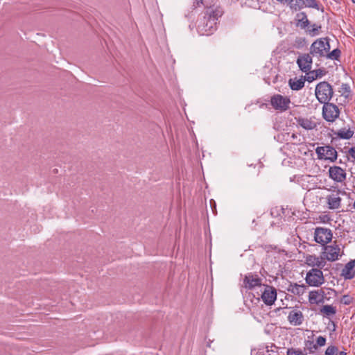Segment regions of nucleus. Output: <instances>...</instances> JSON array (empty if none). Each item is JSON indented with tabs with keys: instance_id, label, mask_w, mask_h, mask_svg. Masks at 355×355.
I'll return each instance as SVG.
<instances>
[{
	"instance_id": "obj_23",
	"label": "nucleus",
	"mask_w": 355,
	"mask_h": 355,
	"mask_svg": "<svg viewBox=\"0 0 355 355\" xmlns=\"http://www.w3.org/2000/svg\"><path fill=\"white\" fill-rule=\"evenodd\" d=\"M297 25L302 28H305L309 24L307 16L305 12H302L296 15Z\"/></svg>"
},
{
	"instance_id": "obj_28",
	"label": "nucleus",
	"mask_w": 355,
	"mask_h": 355,
	"mask_svg": "<svg viewBox=\"0 0 355 355\" xmlns=\"http://www.w3.org/2000/svg\"><path fill=\"white\" fill-rule=\"evenodd\" d=\"M338 353V348L334 345H329L327 347V348L325 350L324 354L325 355H336Z\"/></svg>"
},
{
	"instance_id": "obj_10",
	"label": "nucleus",
	"mask_w": 355,
	"mask_h": 355,
	"mask_svg": "<svg viewBox=\"0 0 355 355\" xmlns=\"http://www.w3.org/2000/svg\"><path fill=\"white\" fill-rule=\"evenodd\" d=\"M306 263L311 267H316L318 269H322L325 267L327 261L324 256L321 254L320 256L315 254H308L305 257Z\"/></svg>"
},
{
	"instance_id": "obj_8",
	"label": "nucleus",
	"mask_w": 355,
	"mask_h": 355,
	"mask_svg": "<svg viewBox=\"0 0 355 355\" xmlns=\"http://www.w3.org/2000/svg\"><path fill=\"white\" fill-rule=\"evenodd\" d=\"M319 159H326L334 162L337 159V152L330 146H320L315 150Z\"/></svg>"
},
{
	"instance_id": "obj_35",
	"label": "nucleus",
	"mask_w": 355,
	"mask_h": 355,
	"mask_svg": "<svg viewBox=\"0 0 355 355\" xmlns=\"http://www.w3.org/2000/svg\"><path fill=\"white\" fill-rule=\"evenodd\" d=\"M194 3L196 6H200L201 4L203 3V0H195Z\"/></svg>"
},
{
	"instance_id": "obj_1",
	"label": "nucleus",
	"mask_w": 355,
	"mask_h": 355,
	"mask_svg": "<svg viewBox=\"0 0 355 355\" xmlns=\"http://www.w3.org/2000/svg\"><path fill=\"white\" fill-rule=\"evenodd\" d=\"M330 50V44L327 37L320 38L315 40L310 47V54L318 58L325 57Z\"/></svg>"
},
{
	"instance_id": "obj_21",
	"label": "nucleus",
	"mask_w": 355,
	"mask_h": 355,
	"mask_svg": "<svg viewBox=\"0 0 355 355\" xmlns=\"http://www.w3.org/2000/svg\"><path fill=\"white\" fill-rule=\"evenodd\" d=\"M306 80L305 79V76L302 77L300 79L291 78L288 81V84H289V86L291 88V89L297 91L304 87V83Z\"/></svg>"
},
{
	"instance_id": "obj_13",
	"label": "nucleus",
	"mask_w": 355,
	"mask_h": 355,
	"mask_svg": "<svg viewBox=\"0 0 355 355\" xmlns=\"http://www.w3.org/2000/svg\"><path fill=\"white\" fill-rule=\"evenodd\" d=\"M340 191L339 190L334 191L326 198L328 207L331 209H337L340 208L341 203V198L340 197Z\"/></svg>"
},
{
	"instance_id": "obj_3",
	"label": "nucleus",
	"mask_w": 355,
	"mask_h": 355,
	"mask_svg": "<svg viewBox=\"0 0 355 355\" xmlns=\"http://www.w3.org/2000/svg\"><path fill=\"white\" fill-rule=\"evenodd\" d=\"M334 92L331 85L326 82L319 83L315 89V95L320 103L329 102L332 98Z\"/></svg>"
},
{
	"instance_id": "obj_22",
	"label": "nucleus",
	"mask_w": 355,
	"mask_h": 355,
	"mask_svg": "<svg viewBox=\"0 0 355 355\" xmlns=\"http://www.w3.org/2000/svg\"><path fill=\"white\" fill-rule=\"evenodd\" d=\"M305 79L306 81L311 83L318 78H321L324 75V71L319 69L313 71H309L306 73Z\"/></svg>"
},
{
	"instance_id": "obj_26",
	"label": "nucleus",
	"mask_w": 355,
	"mask_h": 355,
	"mask_svg": "<svg viewBox=\"0 0 355 355\" xmlns=\"http://www.w3.org/2000/svg\"><path fill=\"white\" fill-rule=\"evenodd\" d=\"M353 135H354V132L352 131L351 130H340L338 132V135L340 138L345 139H350L351 137H352Z\"/></svg>"
},
{
	"instance_id": "obj_15",
	"label": "nucleus",
	"mask_w": 355,
	"mask_h": 355,
	"mask_svg": "<svg viewBox=\"0 0 355 355\" xmlns=\"http://www.w3.org/2000/svg\"><path fill=\"white\" fill-rule=\"evenodd\" d=\"M243 284L245 288L252 289L261 285V279L257 275L248 274L245 276Z\"/></svg>"
},
{
	"instance_id": "obj_29",
	"label": "nucleus",
	"mask_w": 355,
	"mask_h": 355,
	"mask_svg": "<svg viewBox=\"0 0 355 355\" xmlns=\"http://www.w3.org/2000/svg\"><path fill=\"white\" fill-rule=\"evenodd\" d=\"M326 343V338L324 336H320L316 339V343L313 345V348L317 349L318 347L324 346Z\"/></svg>"
},
{
	"instance_id": "obj_24",
	"label": "nucleus",
	"mask_w": 355,
	"mask_h": 355,
	"mask_svg": "<svg viewBox=\"0 0 355 355\" xmlns=\"http://www.w3.org/2000/svg\"><path fill=\"white\" fill-rule=\"evenodd\" d=\"M320 311L324 314V315L329 317L335 315L336 313V309L331 305H324L320 309Z\"/></svg>"
},
{
	"instance_id": "obj_14",
	"label": "nucleus",
	"mask_w": 355,
	"mask_h": 355,
	"mask_svg": "<svg viewBox=\"0 0 355 355\" xmlns=\"http://www.w3.org/2000/svg\"><path fill=\"white\" fill-rule=\"evenodd\" d=\"M303 8L318 9V4L315 0H295V3L291 6V8L295 10H298Z\"/></svg>"
},
{
	"instance_id": "obj_27",
	"label": "nucleus",
	"mask_w": 355,
	"mask_h": 355,
	"mask_svg": "<svg viewBox=\"0 0 355 355\" xmlns=\"http://www.w3.org/2000/svg\"><path fill=\"white\" fill-rule=\"evenodd\" d=\"M340 55V51L338 49H334L331 52H327L325 57L331 60H338Z\"/></svg>"
},
{
	"instance_id": "obj_6",
	"label": "nucleus",
	"mask_w": 355,
	"mask_h": 355,
	"mask_svg": "<svg viewBox=\"0 0 355 355\" xmlns=\"http://www.w3.org/2000/svg\"><path fill=\"white\" fill-rule=\"evenodd\" d=\"M322 116L328 122H334L340 115V110L337 105L329 102L323 103Z\"/></svg>"
},
{
	"instance_id": "obj_17",
	"label": "nucleus",
	"mask_w": 355,
	"mask_h": 355,
	"mask_svg": "<svg viewBox=\"0 0 355 355\" xmlns=\"http://www.w3.org/2000/svg\"><path fill=\"white\" fill-rule=\"evenodd\" d=\"M324 292L322 290L312 291L309 294V302L312 304H318L324 301Z\"/></svg>"
},
{
	"instance_id": "obj_31",
	"label": "nucleus",
	"mask_w": 355,
	"mask_h": 355,
	"mask_svg": "<svg viewBox=\"0 0 355 355\" xmlns=\"http://www.w3.org/2000/svg\"><path fill=\"white\" fill-rule=\"evenodd\" d=\"M351 301V298L347 295H344L341 300V302L345 304H349Z\"/></svg>"
},
{
	"instance_id": "obj_9",
	"label": "nucleus",
	"mask_w": 355,
	"mask_h": 355,
	"mask_svg": "<svg viewBox=\"0 0 355 355\" xmlns=\"http://www.w3.org/2000/svg\"><path fill=\"white\" fill-rule=\"evenodd\" d=\"M261 297L266 305H272L277 299L276 289L272 286L264 285V290Z\"/></svg>"
},
{
	"instance_id": "obj_12",
	"label": "nucleus",
	"mask_w": 355,
	"mask_h": 355,
	"mask_svg": "<svg viewBox=\"0 0 355 355\" xmlns=\"http://www.w3.org/2000/svg\"><path fill=\"white\" fill-rule=\"evenodd\" d=\"M329 177L336 182H343L346 179V173L340 166H331L329 169Z\"/></svg>"
},
{
	"instance_id": "obj_18",
	"label": "nucleus",
	"mask_w": 355,
	"mask_h": 355,
	"mask_svg": "<svg viewBox=\"0 0 355 355\" xmlns=\"http://www.w3.org/2000/svg\"><path fill=\"white\" fill-rule=\"evenodd\" d=\"M342 275L347 279H351L355 276V259L349 261L342 270Z\"/></svg>"
},
{
	"instance_id": "obj_11",
	"label": "nucleus",
	"mask_w": 355,
	"mask_h": 355,
	"mask_svg": "<svg viewBox=\"0 0 355 355\" xmlns=\"http://www.w3.org/2000/svg\"><path fill=\"white\" fill-rule=\"evenodd\" d=\"M297 64L302 71L304 73L309 71L312 65L311 54L306 53L300 55L297 60Z\"/></svg>"
},
{
	"instance_id": "obj_16",
	"label": "nucleus",
	"mask_w": 355,
	"mask_h": 355,
	"mask_svg": "<svg viewBox=\"0 0 355 355\" xmlns=\"http://www.w3.org/2000/svg\"><path fill=\"white\" fill-rule=\"evenodd\" d=\"M288 320L292 325L299 326L304 321L303 313L297 309L292 310L288 315Z\"/></svg>"
},
{
	"instance_id": "obj_30",
	"label": "nucleus",
	"mask_w": 355,
	"mask_h": 355,
	"mask_svg": "<svg viewBox=\"0 0 355 355\" xmlns=\"http://www.w3.org/2000/svg\"><path fill=\"white\" fill-rule=\"evenodd\" d=\"M320 28V26H316L315 24H314L312 27V28L310 30V32L311 33V34L313 35H315L318 34V29Z\"/></svg>"
},
{
	"instance_id": "obj_7",
	"label": "nucleus",
	"mask_w": 355,
	"mask_h": 355,
	"mask_svg": "<svg viewBox=\"0 0 355 355\" xmlns=\"http://www.w3.org/2000/svg\"><path fill=\"white\" fill-rule=\"evenodd\" d=\"M270 103L275 110L285 112L289 108L291 100L288 97L275 94L271 97Z\"/></svg>"
},
{
	"instance_id": "obj_5",
	"label": "nucleus",
	"mask_w": 355,
	"mask_h": 355,
	"mask_svg": "<svg viewBox=\"0 0 355 355\" xmlns=\"http://www.w3.org/2000/svg\"><path fill=\"white\" fill-rule=\"evenodd\" d=\"M305 280L309 286L318 287L324 282L323 272L320 269L313 268L306 273Z\"/></svg>"
},
{
	"instance_id": "obj_34",
	"label": "nucleus",
	"mask_w": 355,
	"mask_h": 355,
	"mask_svg": "<svg viewBox=\"0 0 355 355\" xmlns=\"http://www.w3.org/2000/svg\"><path fill=\"white\" fill-rule=\"evenodd\" d=\"M342 88L347 93L350 92L349 87L347 85H343Z\"/></svg>"
},
{
	"instance_id": "obj_19",
	"label": "nucleus",
	"mask_w": 355,
	"mask_h": 355,
	"mask_svg": "<svg viewBox=\"0 0 355 355\" xmlns=\"http://www.w3.org/2000/svg\"><path fill=\"white\" fill-rule=\"evenodd\" d=\"M288 291L293 295L301 296L306 292V286L304 284H290Z\"/></svg>"
},
{
	"instance_id": "obj_2",
	"label": "nucleus",
	"mask_w": 355,
	"mask_h": 355,
	"mask_svg": "<svg viewBox=\"0 0 355 355\" xmlns=\"http://www.w3.org/2000/svg\"><path fill=\"white\" fill-rule=\"evenodd\" d=\"M322 254L325 258L326 261H336L344 254L343 250L340 248V245L336 241H334L330 245L323 246Z\"/></svg>"
},
{
	"instance_id": "obj_38",
	"label": "nucleus",
	"mask_w": 355,
	"mask_h": 355,
	"mask_svg": "<svg viewBox=\"0 0 355 355\" xmlns=\"http://www.w3.org/2000/svg\"><path fill=\"white\" fill-rule=\"evenodd\" d=\"M352 2H353V3H355V0H352Z\"/></svg>"
},
{
	"instance_id": "obj_37",
	"label": "nucleus",
	"mask_w": 355,
	"mask_h": 355,
	"mask_svg": "<svg viewBox=\"0 0 355 355\" xmlns=\"http://www.w3.org/2000/svg\"><path fill=\"white\" fill-rule=\"evenodd\" d=\"M354 207L355 209V200H354Z\"/></svg>"
},
{
	"instance_id": "obj_33",
	"label": "nucleus",
	"mask_w": 355,
	"mask_h": 355,
	"mask_svg": "<svg viewBox=\"0 0 355 355\" xmlns=\"http://www.w3.org/2000/svg\"><path fill=\"white\" fill-rule=\"evenodd\" d=\"M349 155L355 159V147H352L348 150Z\"/></svg>"
},
{
	"instance_id": "obj_25",
	"label": "nucleus",
	"mask_w": 355,
	"mask_h": 355,
	"mask_svg": "<svg viewBox=\"0 0 355 355\" xmlns=\"http://www.w3.org/2000/svg\"><path fill=\"white\" fill-rule=\"evenodd\" d=\"M286 355H307V352L300 348L290 347L287 349Z\"/></svg>"
},
{
	"instance_id": "obj_20",
	"label": "nucleus",
	"mask_w": 355,
	"mask_h": 355,
	"mask_svg": "<svg viewBox=\"0 0 355 355\" xmlns=\"http://www.w3.org/2000/svg\"><path fill=\"white\" fill-rule=\"evenodd\" d=\"M297 122L305 130H313L316 127V123L311 119L300 117L297 119Z\"/></svg>"
},
{
	"instance_id": "obj_4",
	"label": "nucleus",
	"mask_w": 355,
	"mask_h": 355,
	"mask_svg": "<svg viewBox=\"0 0 355 355\" xmlns=\"http://www.w3.org/2000/svg\"><path fill=\"white\" fill-rule=\"evenodd\" d=\"M333 238V234L330 229L318 227L314 231V241L324 246L330 243Z\"/></svg>"
},
{
	"instance_id": "obj_32",
	"label": "nucleus",
	"mask_w": 355,
	"mask_h": 355,
	"mask_svg": "<svg viewBox=\"0 0 355 355\" xmlns=\"http://www.w3.org/2000/svg\"><path fill=\"white\" fill-rule=\"evenodd\" d=\"M277 1L279 2L282 4H288L290 6L291 4H293L295 2H293L294 0H276Z\"/></svg>"
},
{
	"instance_id": "obj_36",
	"label": "nucleus",
	"mask_w": 355,
	"mask_h": 355,
	"mask_svg": "<svg viewBox=\"0 0 355 355\" xmlns=\"http://www.w3.org/2000/svg\"><path fill=\"white\" fill-rule=\"evenodd\" d=\"M337 354L338 355H347V353L344 351H342V352H339Z\"/></svg>"
}]
</instances>
